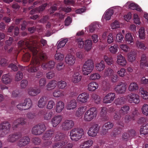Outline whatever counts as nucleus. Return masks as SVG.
<instances>
[{
  "mask_svg": "<svg viewBox=\"0 0 148 148\" xmlns=\"http://www.w3.org/2000/svg\"><path fill=\"white\" fill-rule=\"evenodd\" d=\"M84 119L86 121H90L92 119V108L86 112Z\"/></svg>",
  "mask_w": 148,
  "mask_h": 148,
  "instance_id": "2eb2a0df",
  "label": "nucleus"
},
{
  "mask_svg": "<svg viewBox=\"0 0 148 148\" xmlns=\"http://www.w3.org/2000/svg\"><path fill=\"white\" fill-rule=\"evenodd\" d=\"M118 46L116 44H114L111 46L109 48V50L112 54H115L118 51Z\"/></svg>",
  "mask_w": 148,
  "mask_h": 148,
  "instance_id": "ea45409f",
  "label": "nucleus"
},
{
  "mask_svg": "<svg viewBox=\"0 0 148 148\" xmlns=\"http://www.w3.org/2000/svg\"><path fill=\"white\" fill-rule=\"evenodd\" d=\"M140 134L144 135H146L148 134V123L142 125L140 129Z\"/></svg>",
  "mask_w": 148,
  "mask_h": 148,
  "instance_id": "c756f323",
  "label": "nucleus"
},
{
  "mask_svg": "<svg viewBox=\"0 0 148 148\" xmlns=\"http://www.w3.org/2000/svg\"><path fill=\"white\" fill-rule=\"evenodd\" d=\"M119 47L121 49L125 52H127L130 50L129 47L125 44H121L120 45Z\"/></svg>",
  "mask_w": 148,
  "mask_h": 148,
  "instance_id": "3c124183",
  "label": "nucleus"
},
{
  "mask_svg": "<svg viewBox=\"0 0 148 148\" xmlns=\"http://www.w3.org/2000/svg\"><path fill=\"white\" fill-rule=\"evenodd\" d=\"M92 144L91 140H89L82 143L80 145V147L82 148H87L90 147Z\"/></svg>",
  "mask_w": 148,
  "mask_h": 148,
  "instance_id": "e433bc0d",
  "label": "nucleus"
},
{
  "mask_svg": "<svg viewBox=\"0 0 148 148\" xmlns=\"http://www.w3.org/2000/svg\"><path fill=\"white\" fill-rule=\"evenodd\" d=\"M113 11L112 9H109L107 10L103 16L102 20L104 21V20L108 21L110 20L111 16L113 14Z\"/></svg>",
  "mask_w": 148,
  "mask_h": 148,
  "instance_id": "4468645a",
  "label": "nucleus"
},
{
  "mask_svg": "<svg viewBox=\"0 0 148 148\" xmlns=\"http://www.w3.org/2000/svg\"><path fill=\"white\" fill-rule=\"evenodd\" d=\"M105 67V65L104 62L103 60H101L100 62L97 63L95 65V69L100 72L103 71Z\"/></svg>",
  "mask_w": 148,
  "mask_h": 148,
  "instance_id": "4be33fe9",
  "label": "nucleus"
},
{
  "mask_svg": "<svg viewBox=\"0 0 148 148\" xmlns=\"http://www.w3.org/2000/svg\"><path fill=\"white\" fill-rule=\"evenodd\" d=\"M47 99L46 97H43L40 98L38 103V106L40 108H44L47 102Z\"/></svg>",
  "mask_w": 148,
  "mask_h": 148,
  "instance_id": "aec40b11",
  "label": "nucleus"
},
{
  "mask_svg": "<svg viewBox=\"0 0 148 148\" xmlns=\"http://www.w3.org/2000/svg\"><path fill=\"white\" fill-rule=\"evenodd\" d=\"M100 26L98 22H95L93 23V31H97L100 28Z\"/></svg>",
  "mask_w": 148,
  "mask_h": 148,
  "instance_id": "69168bd1",
  "label": "nucleus"
},
{
  "mask_svg": "<svg viewBox=\"0 0 148 148\" xmlns=\"http://www.w3.org/2000/svg\"><path fill=\"white\" fill-rule=\"evenodd\" d=\"M26 119L23 118H19L16 120L13 123V127L15 128L17 127V126L20 124L23 125L25 124L26 123Z\"/></svg>",
  "mask_w": 148,
  "mask_h": 148,
  "instance_id": "412c9836",
  "label": "nucleus"
},
{
  "mask_svg": "<svg viewBox=\"0 0 148 148\" xmlns=\"http://www.w3.org/2000/svg\"><path fill=\"white\" fill-rule=\"evenodd\" d=\"M76 58L75 56L71 54L66 56L65 58V61L69 66H73L75 63Z\"/></svg>",
  "mask_w": 148,
  "mask_h": 148,
  "instance_id": "9d476101",
  "label": "nucleus"
},
{
  "mask_svg": "<svg viewBox=\"0 0 148 148\" xmlns=\"http://www.w3.org/2000/svg\"><path fill=\"white\" fill-rule=\"evenodd\" d=\"M125 42L129 44L134 43V39L132 34L130 32L126 33L125 36Z\"/></svg>",
  "mask_w": 148,
  "mask_h": 148,
  "instance_id": "5701e85b",
  "label": "nucleus"
},
{
  "mask_svg": "<svg viewBox=\"0 0 148 148\" xmlns=\"http://www.w3.org/2000/svg\"><path fill=\"white\" fill-rule=\"evenodd\" d=\"M74 125V123L72 121L66 120L62 123L61 127L63 130H67L72 128Z\"/></svg>",
  "mask_w": 148,
  "mask_h": 148,
  "instance_id": "0eeeda50",
  "label": "nucleus"
},
{
  "mask_svg": "<svg viewBox=\"0 0 148 148\" xmlns=\"http://www.w3.org/2000/svg\"><path fill=\"white\" fill-rule=\"evenodd\" d=\"M40 91L39 89H34L33 88H30L28 90L29 94L31 96H34L40 93Z\"/></svg>",
  "mask_w": 148,
  "mask_h": 148,
  "instance_id": "cd10ccee",
  "label": "nucleus"
},
{
  "mask_svg": "<svg viewBox=\"0 0 148 148\" xmlns=\"http://www.w3.org/2000/svg\"><path fill=\"white\" fill-rule=\"evenodd\" d=\"M77 103L75 99H72L69 101L67 105L66 108L68 110H73L77 107Z\"/></svg>",
  "mask_w": 148,
  "mask_h": 148,
  "instance_id": "6ab92c4d",
  "label": "nucleus"
},
{
  "mask_svg": "<svg viewBox=\"0 0 148 148\" xmlns=\"http://www.w3.org/2000/svg\"><path fill=\"white\" fill-rule=\"evenodd\" d=\"M127 89L126 84L121 82L116 85L114 88V91L119 94H123L125 93Z\"/></svg>",
  "mask_w": 148,
  "mask_h": 148,
  "instance_id": "423d86ee",
  "label": "nucleus"
},
{
  "mask_svg": "<svg viewBox=\"0 0 148 148\" xmlns=\"http://www.w3.org/2000/svg\"><path fill=\"white\" fill-rule=\"evenodd\" d=\"M55 103L53 101H49L47 104V108L48 109H51L53 108V107L55 105Z\"/></svg>",
  "mask_w": 148,
  "mask_h": 148,
  "instance_id": "e2e57ef3",
  "label": "nucleus"
},
{
  "mask_svg": "<svg viewBox=\"0 0 148 148\" xmlns=\"http://www.w3.org/2000/svg\"><path fill=\"white\" fill-rule=\"evenodd\" d=\"M64 92L63 91L60 90H55L53 93V96L56 97H58L63 96Z\"/></svg>",
  "mask_w": 148,
  "mask_h": 148,
  "instance_id": "58836bf2",
  "label": "nucleus"
},
{
  "mask_svg": "<svg viewBox=\"0 0 148 148\" xmlns=\"http://www.w3.org/2000/svg\"><path fill=\"white\" fill-rule=\"evenodd\" d=\"M128 5L129 8L132 10H136L138 11L141 12L142 11L140 8L137 5L132 2H128L125 4V6Z\"/></svg>",
  "mask_w": 148,
  "mask_h": 148,
  "instance_id": "dca6fc26",
  "label": "nucleus"
},
{
  "mask_svg": "<svg viewBox=\"0 0 148 148\" xmlns=\"http://www.w3.org/2000/svg\"><path fill=\"white\" fill-rule=\"evenodd\" d=\"M92 68L83 66L82 72L83 75H88L92 72Z\"/></svg>",
  "mask_w": 148,
  "mask_h": 148,
  "instance_id": "f704fd0d",
  "label": "nucleus"
},
{
  "mask_svg": "<svg viewBox=\"0 0 148 148\" xmlns=\"http://www.w3.org/2000/svg\"><path fill=\"white\" fill-rule=\"evenodd\" d=\"M133 20L134 22L137 25H140V24L141 22L140 21V19L138 15L136 14H134L133 16Z\"/></svg>",
  "mask_w": 148,
  "mask_h": 148,
  "instance_id": "4d7b16f0",
  "label": "nucleus"
},
{
  "mask_svg": "<svg viewBox=\"0 0 148 148\" xmlns=\"http://www.w3.org/2000/svg\"><path fill=\"white\" fill-rule=\"evenodd\" d=\"M121 23L117 20H115L110 25L111 29L112 30L116 29L120 27Z\"/></svg>",
  "mask_w": 148,
  "mask_h": 148,
  "instance_id": "72a5a7b5",
  "label": "nucleus"
},
{
  "mask_svg": "<svg viewBox=\"0 0 148 148\" xmlns=\"http://www.w3.org/2000/svg\"><path fill=\"white\" fill-rule=\"evenodd\" d=\"M92 40L90 39H87L85 41L84 48L87 51L90 50L92 48Z\"/></svg>",
  "mask_w": 148,
  "mask_h": 148,
  "instance_id": "bb28decb",
  "label": "nucleus"
},
{
  "mask_svg": "<svg viewBox=\"0 0 148 148\" xmlns=\"http://www.w3.org/2000/svg\"><path fill=\"white\" fill-rule=\"evenodd\" d=\"M82 78V76L79 72H75L73 75L72 81L74 83H77L80 81Z\"/></svg>",
  "mask_w": 148,
  "mask_h": 148,
  "instance_id": "a211bd4d",
  "label": "nucleus"
},
{
  "mask_svg": "<svg viewBox=\"0 0 148 148\" xmlns=\"http://www.w3.org/2000/svg\"><path fill=\"white\" fill-rule=\"evenodd\" d=\"M145 29L144 27H141L139 30V36L141 39H144L145 38Z\"/></svg>",
  "mask_w": 148,
  "mask_h": 148,
  "instance_id": "79ce46f5",
  "label": "nucleus"
},
{
  "mask_svg": "<svg viewBox=\"0 0 148 148\" xmlns=\"http://www.w3.org/2000/svg\"><path fill=\"white\" fill-rule=\"evenodd\" d=\"M99 130V127L97 124L93 125V136L97 135V133Z\"/></svg>",
  "mask_w": 148,
  "mask_h": 148,
  "instance_id": "680f3d73",
  "label": "nucleus"
},
{
  "mask_svg": "<svg viewBox=\"0 0 148 148\" xmlns=\"http://www.w3.org/2000/svg\"><path fill=\"white\" fill-rule=\"evenodd\" d=\"M136 53L134 51H131L127 54L128 61L130 62H132L134 61L136 58Z\"/></svg>",
  "mask_w": 148,
  "mask_h": 148,
  "instance_id": "a878e982",
  "label": "nucleus"
},
{
  "mask_svg": "<svg viewBox=\"0 0 148 148\" xmlns=\"http://www.w3.org/2000/svg\"><path fill=\"white\" fill-rule=\"evenodd\" d=\"M125 99L124 97H121L117 99L116 101V103L117 104L121 105L124 103Z\"/></svg>",
  "mask_w": 148,
  "mask_h": 148,
  "instance_id": "0e129e2a",
  "label": "nucleus"
},
{
  "mask_svg": "<svg viewBox=\"0 0 148 148\" xmlns=\"http://www.w3.org/2000/svg\"><path fill=\"white\" fill-rule=\"evenodd\" d=\"M29 50L32 52L33 54V57L32 61L29 66L28 71L29 72L34 73L36 72L41 69L40 64V61L39 57L35 56L38 51L34 46L29 47Z\"/></svg>",
  "mask_w": 148,
  "mask_h": 148,
  "instance_id": "f257e3e1",
  "label": "nucleus"
},
{
  "mask_svg": "<svg viewBox=\"0 0 148 148\" xmlns=\"http://www.w3.org/2000/svg\"><path fill=\"white\" fill-rule=\"evenodd\" d=\"M107 42L109 44L112 43L114 41V38L112 33H110L108 35L107 38Z\"/></svg>",
  "mask_w": 148,
  "mask_h": 148,
  "instance_id": "052dcab7",
  "label": "nucleus"
},
{
  "mask_svg": "<svg viewBox=\"0 0 148 148\" xmlns=\"http://www.w3.org/2000/svg\"><path fill=\"white\" fill-rule=\"evenodd\" d=\"M117 73L119 77H124L126 75V71L125 69L122 68L117 71Z\"/></svg>",
  "mask_w": 148,
  "mask_h": 148,
  "instance_id": "de8ad7c7",
  "label": "nucleus"
},
{
  "mask_svg": "<svg viewBox=\"0 0 148 148\" xmlns=\"http://www.w3.org/2000/svg\"><path fill=\"white\" fill-rule=\"evenodd\" d=\"M141 111L144 115H148V105L146 104H143L141 108Z\"/></svg>",
  "mask_w": 148,
  "mask_h": 148,
  "instance_id": "c03bdc74",
  "label": "nucleus"
},
{
  "mask_svg": "<svg viewBox=\"0 0 148 148\" xmlns=\"http://www.w3.org/2000/svg\"><path fill=\"white\" fill-rule=\"evenodd\" d=\"M138 86L137 84L135 82L130 83L128 87V90L130 92H134L137 90L138 89Z\"/></svg>",
  "mask_w": 148,
  "mask_h": 148,
  "instance_id": "b1692460",
  "label": "nucleus"
},
{
  "mask_svg": "<svg viewBox=\"0 0 148 148\" xmlns=\"http://www.w3.org/2000/svg\"><path fill=\"white\" fill-rule=\"evenodd\" d=\"M136 45L138 48L142 49L145 50L147 48V47L143 43L139 41L136 42Z\"/></svg>",
  "mask_w": 148,
  "mask_h": 148,
  "instance_id": "13d9d810",
  "label": "nucleus"
},
{
  "mask_svg": "<svg viewBox=\"0 0 148 148\" xmlns=\"http://www.w3.org/2000/svg\"><path fill=\"white\" fill-rule=\"evenodd\" d=\"M76 43L77 46L79 48H82L84 46V42L82 39L79 38L76 40Z\"/></svg>",
  "mask_w": 148,
  "mask_h": 148,
  "instance_id": "49530a36",
  "label": "nucleus"
},
{
  "mask_svg": "<svg viewBox=\"0 0 148 148\" xmlns=\"http://www.w3.org/2000/svg\"><path fill=\"white\" fill-rule=\"evenodd\" d=\"M47 4H44L42 5H41L40 8H37L36 9H33L31 11L30 13L31 14H33L35 12H38L42 11L45 9V8Z\"/></svg>",
  "mask_w": 148,
  "mask_h": 148,
  "instance_id": "a18cd8bd",
  "label": "nucleus"
},
{
  "mask_svg": "<svg viewBox=\"0 0 148 148\" xmlns=\"http://www.w3.org/2000/svg\"><path fill=\"white\" fill-rule=\"evenodd\" d=\"M124 36L121 33L119 32L117 33L116 36V41L118 43H121L123 40Z\"/></svg>",
  "mask_w": 148,
  "mask_h": 148,
  "instance_id": "a19ab883",
  "label": "nucleus"
},
{
  "mask_svg": "<svg viewBox=\"0 0 148 148\" xmlns=\"http://www.w3.org/2000/svg\"><path fill=\"white\" fill-rule=\"evenodd\" d=\"M2 80L4 83L8 84L10 82L11 79L9 75L5 74L3 75Z\"/></svg>",
  "mask_w": 148,
  "mask_h": 148,
  "instance_id": "4c0bfd02",
  "label": "nucleus"
},
{
  "mask_svg": "<svg viewBox=\"0 0 148 148\" xmlns=\"http://www.w3.org/2000/svg\"><path fill=\"white\" fill-rule=\"evenodd\" d=\"M129 110V107L128 106L125 105L121 108L120 112L121 114L124 115L127 114Z\"/></svg>",
  "mask_w": 148,
  "mask_h": 148,
  "instance_id": "37998d69",
  "label": "nucleus"
},
{
  "mask_svg": "<svg viewBox=\"0 0 148 148\" xmlns=\"http://www.w3.org/2000/svg\"><path fill=\"white\" fill-rule=\"evenodd\" d=\"M114 70L110 67L106 68L104 71L103 76L104 77H110L113 73H114Z\"/></svg>",
  "mask_w": 148,
  "mask_h": 148,
  "instance_id": "393cba45",
  "label": "nucleus"
},
{
  "mask_svg": "<svg viewBox=\"0 0 148 148\" xmlns=\"http://www.w3.org/2000/svg\"><path fill=\"white\" fill-rule=\"evenodd\" d=\"M10 126V124L7 122L0 124V137H3L9 132Z\"/></svg>",
  "mask_w": 148,
  "mask_h": 148,
  "instance_id": "7ed1b4c3",
  "label": "nucleus"
},
{
  "mask_svg": "<svg viewBox=\"0 0 148 148\" xmlns=\"http://www.w3.org/2000/svg\"><path fill=\"white\" fill-rule=\"evenodd\" d=\"M64 107V103L61 101H58L56 103L55 110L57 113H60L63 110Z\"/></svg>",
  "mask_w": 148,
  "mask_h": 148,
  "instance_id": "f3484780",
  "label": "nucleus"
},
{
  "mask_svg": "<svg viewBox=\"0 0 148 148\" xmlns=\"http://www.w3.org/2000/svg\"><path fill=\"white\" fill-rule=\"evenodd\" d=\"M116 63L119 65L122 66L126 65L127 61L125 58L121 54L117 56Z\"/></svg>",
  "mask_w": 148,
  "mask_h": 148,
  "instance_id": "f8f14e48",
  "label": "nucleus"
},
{
  "mask_svg": "<svg viewBox=\"0 0 148 148\" xmlns=\"http://www.w3.org/2000/svg\"><path fill=\"white\" fill-rule=\"evenodd\" d=\"M110 77L111 81L113 82H116L119 78L118 76L114 73L112 74Z\"/></svg>",
  "mask_w": 148,
  "mask_h": 148,
  "instance_id": "338daca9",
  "label": "nucleus"
},
{
  "mask_svg": "<svg viewBox=\"0 0 148 148\" xmlns=\"http://www.w3.org/2000/svg\"><path fill=\"white\" fill-rule=\"evenodd\" d=\"M140 93L141 97L144 99H148V92L145 90L143 88H141L140 89Z\"/></svg>",
  "mask_w": 148,
  "mask_h": 148,
  "instance_id": "7c9ffc66",
  "label": "nucleus"
},
{
  "mask_svg": "<svg viewBox=\"0 0 148 148\" xmlns=\"http://www.w3.org/2000/svg\"><path fill=\"white\" fill-rule=\"evenodd\" d=\"M45 129L46 127L44 125L40 124L34 126L32 128V132L34 134L40 135L44 132Z\"/></svg>",
  "mask_w": 148,
  "mask_h": 148,
  "instance_id": "20e7f679",
  "label": "nucleus"
},
{
  "mask_svg": "<svg viewBox=\"0 0 148 148\" xmlns=\"http://www.w3.org/2000/svg\"><path fill=\"white\" fill-rule=\"evenodd\" d=\"M53 115V112L51 111H49L44 113L43 115V117L45 120H50L51 118Z\"/></svg>",
  "mask_w": 148,
  "mask_h": 148,
  "instance_id": "8fccbe9b",
  "label": "nucleus"
},
{
  "mask_svg": "<svg viewBox=\"0 0 148 148\" xmlns=\"http://www.w3.org/2000/svg\"><path fill=\"white\" fill-rule=\"evenodd\" d=\"M136 134V132L133 130H132L128 134L127 133H124L122 136V138L124 139L127 138H131L134 137Z\"/></svg>",
  "mask_w": 148,
  "mask_h": 148,
  "instance_id": "2f4dec72",
  "label": "nucleus"
},
{
  "mask_svg": "<svg viewBox=\"0 0 148 148\" xmlns=\"http://www.w3.org/2000/svg\"><path fill=\"white\" fill-rule=\"evenodd\" d=\"M21 136V135L20 134H10L8 136V140L10 142L14 143L20 139Z\"/></svg>",
  "mask_w": 148,
  "mask_h": 148,
  "instance_id": "ddd939ff",
  "label": "nucleus"
},
{
  "mask_svg": "<svg viewBox=\"0 0 148 148\" xmlns=\"http://www.w3.org/2000/svg\"><path fill=\"white\" fill-rule=\"evenodd\" d=\"M67 41L68 40L66 38L62 39L58 45V48L59 49L60 48L63 47Z\"/></svg>",
  "mask_w": 148,
  "mask_h": 148,
  "instance_id": "5fc2aeb1",
  "label": "nucleus"
},
{
  "mask_svg": "<svg viewBox=\"0 0 148 148\" xmlns=\"http://www.w3.org/2000/svg\"><path fill=\"white\" fill-rule=\"evenodd\" d=\"M64 58V56L63 54L60 53H58L57 51L55 55V59L57 60L62 61L63 60Z\"/></svg>",
  "mask_w": 148,
  "mask_h": 148,
  "instance_id": "603ef678",
  "label": "nucleus"
},
{
  "mask_svg": "<svg viewBox=\"0 0 148 148\" xmlns=\"http://www.w3.org/2000/svg\"><path fill=\"white\" fill-rule=\"evenodd\" d=\"M86 108V107L81 106L78 108L77 110L75 115L76 116L79 117L80 116L85 112Z\"/></svg>",
  "mask_w": 148,
  "mask_h": 148,
  "instance_id": "473e14b6",
  "label": "nucleus"
},
{
  "mask_svg": "<svg viewBox=\"0 0 148 148\" xmlns=\"http://www.w3.org/2000/svg\"><path fill=\"white\" fill-rule=\"evenodd\" d=\"M65 144V142L60 141L55 143L53 146V148H59L60 147Z\"/></svg>",
  "mask_w": 148,
  "mask_h": 148,
  "instance_id": "774afa93",
  "label": "nucleus"
},
{
  "mask_svg": "<svg viewBox=\"0 0 148 148\" xmlns=\"http://www.w3.org/2000/svg\"><path fill=\"white\" fill-rule=\"evenodd\" d=\"M103 59L108 65H111L113 63V58L111 57H108L106 55H104L103 57Z\"/></svg>",
  "mask_w": 148,
  "mask_h": 148,
  "instance_id": "c9c22d12",
  "label": "nucleus"
},
{
  "mask_svg": "<svg viewBox=\"0 0 148 148\" xmlns=\"http://www.w3.org/2000/svg\"><path fill=\"white\" fill-rule=\"evenodd\" d=\"M84 66L89 67L92 69V59H89L86 61L83 65Z\"/></svg>",
  "mask_w": 148,
  "mask_h": 148,
  "instance_id": "6e6d98bb",
  "label": "nucleus"
},
{
  "mask_svg": "<svg viewBox=\"0 0 148 148\" xmlns=\"http://www.w3.org/2000/svg\"><path fill=\"white\" fill-rule=\"evenodd\" d=\"M62 117L61 115H56L52 119L51 123L53 127H56L61 122Z\"/></svg>",
  "mask_w": 148,
  "mask_h": 148,
  "instance_id": "9b49d317",
  "label": "nucleus"
},
{
  "mask_svg": "<svg viewBox=\"0 0 148 148\" xmlns=\"http://www.w3.org/2000/svg\"><path fill=\"white\" fill-rule=\"evenodd\" d=\"M147 60L146 56L145 55H143L140 60V66L142 67L147 66Z\"/></svg>",
  "mask_w": 148,
  "mask_h": 148,
  "instance_id": "864d4df0",
  "label": "nucleus"
},
{
  "mask_svg": "<svg viewBox=\"0 0 148 148\" xmlns=\"http://www.w3.org/2000/svg\"><path fill=\"white\" fill-rule=\"evenodd\" d=\"M26 109L29 108L32 106V102L29 99H27L24 101L23 103Z\"/></svg>",
  "mask_w": 148,
  "mask_h": 148,
  "instance_id": "09e8293b",
  "label": "nucleus"
},
{
  "mask_svg": "<svg viewBox=\"0 0 148 148\" xmlns=\"http://www.w3.org/2000/svg\"><path fill=\"white\" fill-rule=\"evenodd\" d=\"M115 97V94L114 93H109L104 97L103 103H111L113 101Z\"/></svg>",
  "mask_w": 148,
  "mask_h": 148,
  "instance_id": "6e6552de",
  "label": "nucleus"
},
{
  "mask_svg": "<svg viewBox=\"0 0 148 148\" xmlns=\"http://www.w3.org/2000/svg\"><path fill=\"white\" fill-rule=\"evenodd\" d=\"M57 82L55 80L49 82L46 86L47 89L51 90L54 89L57 86Z\"/></svg>",
  "mask_w": 148,
  "mask_h": 148,
  "instance_id": "c85d7f7f",
  "label": "nucleus"
},
{
  "mask_svg": "<svg viewBox=\"0 0 148 148\" xmlns=\"http://www.w3.org/2000/svg\"><path fill=\"white\" fill-rule=\"evenodd\" d=\"M84 132L82 129L77 128L72 130L70 134L71 138V140L77 141L84 134Z\"/></svg>",
  "mask_w": 148,
  "mask_h": 148,
  "instance_id": "f03ea898",
  "label": "nucleus"
},
{
  "mask_svg": "<svg viewBox=\"0 0 148 148\" xmlns=\"http://www.w3.org/2000/svg\"><path fill=\"white\" fill-rule=\"evenodd\" d=\"M126 98L128 101L130 103L137 104L140 101L139 95L136 93H131L127 95L126 96Z\"/></svg>",
  "mask_w": 148,
  "mask_h": 148,
  "instance_id": "39448f33",
  "label": "nucleus"
},
{
  "mask_svg": "<svg viewBox=\"0 0 148 148\" xmlns=\"http://www.w3.org/2000/svg\"><path fill=\"white\" fill-rule=\"evenodd\" d=\"M58 86L59 88L63 89L66 86V83L64 81H60L57 82Z\"/></svg>",
  "mask_w": 148,
  "mask_h": 148,
  "instance_id": "bf43d9fd",
  "label": "nucleus"
},
{
  "mask_svg": "<svg viewBox=\"0 0 148 148\" xmlns=\"http://www.w3.org/2000/svg\"><path fill=\"white\" fill-rule=\"evenodd\" d=\"M89 95L86 92L82 93L78 96L77 98V101L82 103H85L87 102L89 99Z\"/></svg>",
  "mask_w": 148,
  "mask_h": 148,
  "instance_id": "1a4fd4ad",
  "label": "nucleus"
}]
</instances>
